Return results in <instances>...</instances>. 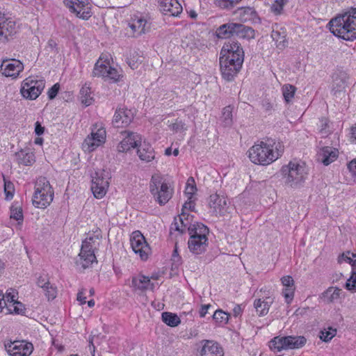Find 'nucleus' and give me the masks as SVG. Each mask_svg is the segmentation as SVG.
Returning <instances> with one entry per match:
<instances>
[{
	"instance_id": "obj_1",
	"label": "nucleus",
	"mask_w": 356,
	"mask_h": 356,
	"mask_svg": "<svg viewBox=\"0 0 356 356\" xmlns=\"http://www.w3.org/2000/svg\"><path fill=\"white\" fill-rule=\"evenodd\" d=\"M284 146L282 141L267 138L254 143L248 151L251 162L257 165H268L280 158Z\"/></svg>"
},
{
	"instance_id": "obj_2",
	"label": "nucleus",
	"mask_w": 356,
	"mask_h": 356,
	"mask_svg": "<svg viewBox=\"0 0 356 356\" xmlns=\"http://www.w3.org/2000/svg\"><path fill=\"white\" fill-rule=\"evenodd\" d=\"M329 26L335 36L345 40H353L356 38V8L332 19Z\"/></svg>"
},
{
	"instance_id": "obj_3",
	"label": "nucleus",
	"mask_w": 356,
	"mask_h": 356,
	"mask_svg": "<svg viewBox=\"0 0 356 356\" xmlns=\"http://www.w3.org/2000/svg\"><path fill=\"white\" fill-rule=\"evenodd\" d=\"M99 234H92L83 241L79 258L76 261L78 268L86 269L97 261L95 250L99 247Z\"/></svg>"
},
{
	"instance_id": "obj_4",
	"label": "nucleus",
	"mask_w": 356,
	"mask_h": 356,
	"mask_svg": "<svg viewBox=\"0 0 356 356\" xmlns=\"http://www.w3.org/2000/svg\"><path fill=\"white\" fill-rule=\"evenodd\" d=\"M150 192L156 202L160 205H165L172 197L174 189L159 174L152 176L149 183Z\"/></svg>"
},
{
	"instance_id": "obj_5",
	"label": "nucleus",
	"mask_w": 356,
	"mask_h": 356,
	"mask_svg": "<svg viewBox=\"0 0 356 356\" xmlns=\"http://www.w3.org/2000/svg\"><path fill=\"white\" fill-rule=\"evenodd\" d=\"M54 190L47 178L40 177L35 186V192L33 196V204L40 209L48 207L54 199Z\"/></svg>"
},
{
	"instance_id": "obj_6",
	"label": "nucleus",
	"mask_w": 356,
	"mask_h": 356,
	"mask_svg": "<svg viewBox=\"0 0 356 356\" xmlns=\"http://www.w3.org/2000/svg\"><path fill=\"white\" fill-rule=\"evenodd\" d=\"M282 173L285 182L291 186H297L303 183L307 176V170L304 163L291 161L282 166Z\"/></svg>"
},
{
	"instance_id": "obj_7",
	"label": "nucleus",
	"mask_w": 356,
	"mask_h": 356,
	"mask_svg": "<svg viewBox=\"0 0 356 356\" xmlns=\"http://www.w3.org/2000/svg\"><path fill=\"white\" fill-rule=\"evenodd\" d=\"M216 35L220 38L236 36L249 40L254 38V31L243 24L230 22L220 26L216 30Z\"/></svg>"
},
{
	"instance_id": "obj_8",
	"label": "nucleus",
	"mask_w": 356,
	"mask_h": 356,
	"mask_svg": "<svg viewBox=\"0 0 356 356\" xmlns=\"http://www.w3.org/2000/svg\"><path fill=\"white\" fill-rule=\"evenodd\" d=\"M306 342L307 339L303 336H277L270 341L269 348L274 352H280L283 350L300 348Z\"/></svg>"
},
{
	"instance_id": "obj_9",
	"label": "nucleus",
	"mask_w": 356,
	"mask_h": 356,
	"mask_svg": "<svg viewBox=\"0 0 356 356\" xmlns=\"http://www.w3.org/2000/svg\"><path fill=\"white\" fill-rule=\"evenodd\" d=\"M44 86V80L31 76L22 81L20 92L24 98L33 100L41 94Z\"/></svg>"
},
{
	"instance_id": "obj_10",
	"label": "nucleus",
	"mask_w": 356,
	"mask_h": 356,
	"mask_svg": "<svg viewBox=\"0 0 356 356\" xmlns=\"http://www.w3.org/2000/svg\"><path fill=\"white\" fill-rule=\"evenodd\" d=\"M110 175L105 170L95 172L92 176L91 190L94 196L97 199H102L107 193L109 187Z\"/></svg>"
},
{
	"instance_id": "obj_11",
	"label": "nucleus",
	"mask_w": 356,
	"mask_h": 356,
	"mask_svg": "<svg viewBox=\"0 0 356 356\" xmlns=\"http://www.w3.org/2000/svg\"><path fill=\"white\" fill-rule=\"evenodd\" d=\"M237 58L234 60V58L220 57V71L222 78L228 81L234 79L242 66L243 61H241L239 58L237 57Z\"/></svg>"
},
{
	"instance_id": "obj_12",
	"label": "nucleus",
	"mask_w": 356,
	"mask_h": 356,
	"mask_svg": "<svg viewBox=\"0 0 356 356\" xmlns=\"http://www.w3.org/2000/svg\"><path fill=\"white\" fill-rule=\"evenodd\" d=\"M64 5L67 7L80 19L87 20L91 15V6L87 1L83 0H63Z\"/></svg>"
},
{
	"instance_id": "obj_13",
	"label": "nucleus",
	"mask_w": 356,
	"mask_h": 356,
	"mask_svg": "<svg viewBox=\"0 0 356 356\" xmlns=\"http://www.w3.org/2000/svg\"><path fill=\"white\" fill-rule=\"evenodd\" d=\"M92 74L95 76H102L113 82L119 81L121 76V74L117 69L112 67L108 63L102 61L101 58L95 63Z\"/></svg>"
},
{
	"instance_id": "obj_14",
	"label": "nucleus",
	"mask_w": 356,
	"mask_h": 356,
	"mask_svg": "<svg viewBox=\"0 0 356 356\" xmlns=\"http://www.w3.org/2000/svg\"><path fill=\"white\" fill-rule=\"evenodd\" d=\"M130 241L134 252L138 254L142 260L147 259L151 250L144 236L139 231L134 232Z\"/></svg>"
},
{
	"instance_id": "obj_15",
	"label": "nucleus",
	"mask_w": 356,
	"mask_h": 356,
	"mask_svg": "<svg viewBox=\"0 0 356 356\" xmlns=\"http://www.w3.org/2000/svg\"><path fill=\"white\" fill-rule=\"evenodd\" d=\"M17 31L16 22L0 8V42L8 41Z\"/></svg>"
},
{
	"instance_id": "obj_16",
	"label": "nucleus",
	"mask_w": 356,
	"mask_h": 356,
	"mask_svg": "<svg viewBox=\"0 0 356 356\" xmlns=\"http://www.w3.org/2000/svg\"><path fill=\"white\" fill-rule=\"evenodd\" d=\"M209 205L211 212L216 216H225L231 211L227 198L217 193L210 195Z\"/></svg>"
},
{
	"instance_id": "obj_17",
	"label": "nucleus",
	"mask_w": 356,
	"mask_h": 356,
	"mask_svg": "<svg viewBox=\"0 0 356 356\" xmlns=\"http://www.w3.org/2000/svg\"><path fill=\"white\" fill-rule=\"evenodd\" d=\"M5 347L11 356H29L33 350V344L26 341H15L6 344Z\"/></svg>"
},
{
	"instance_id": "obj_18",
	"label": "nucleus",
	"mask_w": 356,
	"mask_h": 356,
	"mask_svg": "<svg viewBox=\"0 0 356 356\" xmlns=\"http://www.w3.org/2000/svg\"><path fill=\"white\" fill-rule=\"evenodd\" d=\"M197 352L200 356H223L222 348L215 341L202 340L199 343Z\"/></svg>"
},
{
	"instance_id": "obj_19",
	"label": "nucleus",
	"mask_w": 356,
	"mask_h": 356,
	"mask_svg": "<svg viewBox=\"0 0 356 356\" xmlns=\"http://www.w3.org/2000/svg\"><path fill=\"white\" fill-rule=\"evenodd\" d=\"M123 138L118 145L119 152H127L130 149L138 147L141 142V136L137 133L124 131Z\"/></svg>"
},
{
	"instance_id": "obj_20",
	"label": "nucleus",
	"mask_w": 356,
	"mask_h": 356,
	"mask_svg": "<svg viewBox=\"0 0 356 356\" xmlns=\"http://www.w3.org/2000/svg\"><path fill=\"white\" fill-rule=\"evenodd\" d=\"M24 70L23 63L17 59L3 60L1 65L2 74L7 77L17 78Z\"/></svg>"
},
{
	"instance_id": "obj_21",
	"label": "nucleus",
	"mask_w": 356,
	"mask_h": 356,
	"mask_svg": "<svg viewBox=\"0 0 356 356\" xmlns=\"http://www.w3.org/2000/svg\"><path fill=\"white\" fill-rule=\"evenodd\" d=\"M227 52V54H223L222 56L229 58H234V60L240 58L241 61L243 62L244 51L243 48L238 42L231 41L224 44L221 54Z\"/></svg>"
},
{
	"instance_id": "obj_22",
	"label": "nucleus",
	"mask_w": 356,
	"mask_h": 356,
	"mask_svg": "<svg viewBox=\"0 0 356 356\" xmlns=\"http://www.w3.org/2000/svg\"><path fill=\"white\" fill-rule=\"evenodd\" d=\"M160 10L164 15L177 17L182 12V6L178 0H158Z\"/></svg>"
},
{
	"instance_id": "obj_23",
	"label": "nucleus",
	"mask_w": 356,
	"mask_h": 356,
	"mask_svg": "<svg viewBox=\"0 0 356 356\" xmlns=\"http://www.w3.org/2000/svg\"><path fill=\"white\" fill-rule=\"evenodd\" d=\"M134 118V113L131 110L119 108L116 110L113 120V123L117 127H127Z\"/></svg>"
},
{
	"instance_id": "obj_24",
	"label": "nucleus",
	"mask_w": 356,
	"mask_h": 356,
	"mask_svg": "<svg viewBox=\"0 0 356 356\" xmlns=\"http://www.w3.org/2000/svg\"><path fill=\"white\" fill-rule=\"evenodd\" d=\"M133 36L137 37L145 33L149 29V25L146 19L141 17H134L129 23Z\"/></svg>"
},
{
	"instance_id": "obj_25",
	"label": "nucleus",
	"mask_w": 356,
	"mask_h": 356,
	"mask_svg": "<svg viewBox=\"0 0 356 356\" xmlns=\"http://www.w3.org/2000/svg\"><path fill=\"white\" fill-rule=\"evenodd\" d=\"M132 286L135 291L144 293L147 290H153L154 284L152 283L149 277L138 275L132 277Z\"/></svg>"
},
{
	"instance_id": "obj_26",
	"label": "nucleus",
	"mask_w": 356,
	"mask_h": 356,
	"mask_svg": "<svg viewBox=\"0 0 356 356\" xmlns=\"http://www.w3.org/2000/svg\"><path fill=\"white\" fill-rule=\"evenodd\" d=\"M338 155L339 152L337 149L331 147H324L318 152V159L325 165H328L337 159Z\"/></svg>"
},
{
	"instance_id": "obj_27",
	"label": "nucleus",
	"mask_w": 356,
	"mask_h": 356,
	"mask_svg": "<svg viewBox=\"0 0 356 356\" xmlns=\"http://www.w3.org/2000/svg\"><path fill=\"white\" fill-rule=\"evenodd\" d=\"M208 238H195V236L190 237L188 241V245L190 251L194 254H200L204 252L208 245Z\"/></svg>"
},
{
	"instance_id": "obj_28",
	"label": "nucleus",
	"mask_w": 356,
	"mask_h": 356,
	"mask_svg": "<svg viewBox=\"0 0 356 356\" xmlns=\"http://www.w3.org/2000/svg\"><path fill=\"white\" fill-rule=\"evenodd\" d=\"M137 154L140 159L145 162H150L155 158V152L152 147L144 142L139 143L137 149Z\"/></svg>"
},
{
	"instance_id": "obj_29",
	"label": "nucleus",
	"mask_w": 356,
	"mask_h": 356,
	"mask_svg": "<svg viewBox=\"0 0 356 356\" xmlns=\"http://www.w3.org/2000/svg\"><path fill=\"white\" fill-rule=\"evenodd\" d=\"M188 232L191 237L195 236V238L202 240L203 238H207V236L209 233V229L204 225L196 222L190 225L188 227Z\"/></svg>"
},
{
	"instance_id": "obj_30",
	"label": "nucleus",
	"mask_w": 356,
	"mask_h": 356,
	"mask_svg": "<svg viewBox=\"0 0 356 356\" xmlns=\"http://www.w3.org/2000/svg\"><path fill=\"white\" fill-rule=\"evenodd\" d=\"M341 292V289L337 287H329L322 293L321 299L326 303L335 302L339 300Z\"/></svg>"
},
{
	"instance_id": "obj_31",
	"label": "nucleus",
	"mask_w": 356,
	"mask_h": 356,
	"mask_svg": "<svg viewBox=\"0 0 356 356\" xmlns=\"http://www.w3.org/2000/svg\"><path fill=\"white\" fill-rule=\"evenodd\" d=\"M272 303L273 300L270 298H267L266 300L259 298L254 300V307L259 316H263L268 314Z\"/></svg>"
},
{
	"instance_id": "obj_32",
	"label": "nucleus",
	"mask_w": 356,
	"mask_h": 356,
	"mask_svg": "<svg viewBox=\"0 0 356 356\" xmlns=\"http://www.w3.org/2000/svg\"><path fill=\"white\" fill-rule=\"evenodd\" d=\"M17 161L20 165H31L35 162L34 154L22 149L15 154Z\"/></svg>"
},
{
	"instance_id": "obj_33",
	"label": "nucleus",
	"mask_w": 356,
	"mask_h": 356,
	"mask_svg": "<svg viewBox=\"0 0 356 356\" xmlns=\"http://www.w3.org/2000/svg\"><path fill=\"white\" fill-rule=\"evenodd\" d=\"M190 225L188 219L185 218V214L182 213L181 216L175 218L174 222L171 225V229H175L183 234L188 229Z\"/></svg>"
},
{
	"instance_id": "obj_34",
	"label": "nucleus",
	"mask_w": 356,
	"mask_h": 356,
	"mask_svg": "<svg viewBox=\"0 0 356 356\" xmlns=\"http://www.w3.org/2000/svg\"><path fill=\"white\" fill-rule=\"evenodd\" d=\"M80 99L82 104L86 106L92 104L93 98L91 96V88L90 84L86 83L80 90Z\"/></svg>"
},
{
	"instance_id": "obj_35",
	"label": "nucleus",
	"mask_w": 356,
	"mask_h": 356,
	"mask_svg": "<svg viewBox=\"0 0 356 356\" xmlns=\"http://www.w3.org/2000/svg\"><path fill=\"white\" fill-rule=\"evenodd\" d=\"M163 321L170 327H177L181 323L179 317L176 314L171 312L162 313Z\"/></svg>"
},
{
	"instance_id": "obj_36",
	"label": "nucleus",
	"mask_w": 356,
	"mask_h": 356,
	"mask_svg": "<svg viewBox=\"0 0 356 356\" xmlns=\"http://www.w3.org/2000/svg\"><path fill=\"white\" fill-rule=\"evenodd\" d=\"M92 136L96 138L97 144L98 143L100 146L104 143L106 140V130L102 126L95 125L92 131Z\"/></svg>"
},
{
	"instance_id": "obj_37",
	"label": "nucleus",
	"mask_w": 356,
	"mask_h": 356,
	"mask_svg": "<svg viewBox=\"0 0 356 356\" xmlns=\"http://www.w3.org/2000/svg\"><path fill=\"white\" fill-rule=\"evenodd\" d=\"M282 91L285 102L290 103L294 97L296 88L290 84H285L282 86Z\"/></svg>"
},
{
	"instance_id": "obj_38",
	"label": "nucleus",
	"mask_w": 356,
	"mask_h": 356,
	"mask_svg": "<svg viewBox=\"0 0 356 356\" xmlns=\"http://www.w3.org/2000/svg\"><path fill=\"white\" fill-rule=\"evenodd\" d=\"M10 218L17 221L23 220L22 209L18 202H15L10 207Z\"/></svg>"
},
{
	"instance_id": "obj_39",
	"label": "nucleus",
	"mask_w": 356,
	"mask_h": 356,
	"mask_svg": "<svg viewBox=\"0 0 356 356\" xmlns=\"http://www.w3.org/2000/svg\"><path fill=\"white\" fill-rule=\"evenodd\" d=\"M197 188L195 186V179L193 177H190L186 182V186L185 188V195H186L188 200H192L193 195L196 193Z\"/></svg>"
},
{
	"instance_id": "obj_40",
	"label": "nucleus",
	"mask_w": 356,
	"mask_h": 356,
	"mask_svg": "<svg viewBox=\"0 0 356 356\" xmlns=\"http://www.w3.org/2000/svg\"><path fill=\"white\" fill-rule=\"evenodd\" d=\"M229 314L225 312L222 309H217L213 315V318L215 321L221 325H225L228 323Z\"/></svg>"
},
{
	"instance_id": "obj_41",
	"label": "nucleus",
	"mask_w": 356,
	"mask_h": 356,
	"mask_svg": "<svg viewBox=\"0 0 356 356\" xmlns=\"http://www.w3.org/2000/svg\"><path fill=\"white\" fill-rule=\"evenodd\" d=\"M83 147L88 152H92L99 145L96 141V138L92 136L91 132L90 136H88L83 142Z\"/></svg>"
},
{
	"instance_id": "obj_42",
	"label": "nucleus",
	"mask_w": 356,
	"mask_h": 356,
	"mask_svg": "<svg viewBox=\"0 0 356 356\" xmlns=\"http://www.w3.org/2000/svg\"><path fill=\"white\" fill-rule=\"evenodd\" d=\"M143 61V56H140L137 52H134L127 58V63L131 69H136L138 65Z\"/></svg>"
},
{
	"instance_id": "obj_43",
	"label": "nucleus",
	"mask_w": 356,
	"mask_h": 356,
	"mask_svg": "<svg viewBox=\"0 0 356 356\" xmlns=\"http://www.w3.org/2000/svg\"><path fill=\"white\" fill-rule=\"evenodd\" d=\"M222 122L225 127H229L232 124V107L230 106L223 108L222 115Z\"/></svg>"
},
{
	"instance_id": "obj_44",
	"label": "nucleus",
	"mask_w": 356,
	"mask_h": 356,
	"mask_svg": "<svg viewBox=\"0 0 356 356\" xmlns=\"http://www.w3.org/2000/svg\"><path fill=\"white\" fill-rule=\"evenodd\" d=\"M6 310L8 314L15 313L16 314H21L24 312V307L21 302L17 300L10 305H8Z\"/></svg>"
},
{
	"instance_id": "obj_45",
	"label": "nucleus",
	"mask_w": 356,
	"mask_h": 356,
	"mask_svg": "<svg viewBox=\"0 0 356 356\" xmlns=\"http://www.w3.org/2000/svg\"><path fill=\"white\" fill-rule=\"evenodd\" d=\"M255 15L256 12L252 8L246 7L240 9V16L244 21L252 19Z\"/></svg>"
},
{
	"instance_id": "obj_46",
	"label": "nucleus",
	"mask_w": 356,
	"mask_h": 356,
	"mask_svg": "<svg viewBox=\"0 0 356 356\" xmlns=\"http://www.w3.org/2000/svg\"><path fill=\"white\" fill-rule=\"evenodd\" d=\"M337 334V330L329 327L321 332L320 338L323 341L327 342L330 341Z\"/></svg>"
},
{
	"instance_id": "obj_47",
	"label": "nucleus",
	"mask_w": 356,
	"mask_h": 356,
	"mask_svg": "<svg viewBox=\"0 0 356 356\" xmlns=\"http://www.w3.org/2000/svg\"><path fill=\"white\" fill-rule=\"evenodd\" d=\"M286 2L287 0H275L270 7L271 11L275 15H280Z\"/></svg>"
},
{
	"instance_id": "obj_48",
	"label": "nucleus",
	"mask_w": 356,
	"mask_h": 356,
	"mask_svg": "<svg viewBox=\"0 0 356 356\" xmlns=\"http://www.w3.org/2000/svg\"><path fill=\"white\" fill-rule=\"evenodd\" d=\"M45 296L49 300H54L57 295V289L56 287L50 284L47 285L45 288L43 289Z\"/></svg>"
},
{
	"instance_id": "obj_49",
	"label": "nucleus",
	"mask_w": 356,
	"mask_h": 356,
	"mask_svg": "<svg viewBox=\"0 0 356 356\" xmlns=\"http://www.w3.org/2000/svg\"><path fill=\"white\" fill-rule=\"evenodd\" d=\"M346 288L349 291L356 293V270L354 269L352 271L351 276L346 283Z\"/></svg>"
},
{
	"instance_id": "obj_50",
	"label": "nucleus",
	"mask_w": 356,
	"mask_h": 356,
	"mask_svg": "<svg viewBox=\"0 0 356 356\" xmlns=\"http://www.w3.org/2000/svg\"><path fill=\"white\" fill-rule=\"evenodd\" d=\"M240 1H241V0H217L218 5L225 9H231Z\"/></svg>"
},
{
	"instance_id": "obj_51",
	"label": "nucleus",
	"mask_w": 356,
	"mask_h": 356,
	"mask_svg": "<svg viewBox=\"0 0 356 356\" xmlns=\"http://www.w3.org/2000/svg\"><path fill=\"white\" fill-rule=\"evenodd\" d=\"M17 294L18 293L13 289H9L7 290L6 294L4 295L6 302L8 305H10L13 303V302L17 301Z\"/></svg>"
},
{
	"instance_id": "obj_52",
	"label": "nucleus",
	"mask_w": 356,
	"mask_h": 356,
	"mask_svg": "<svg viewBox=\"0 0 356 356\" xmlns=\"http://www.w3.org/2000/svg\"><path fill=\"white\" fill-rule=\"evenodd\" d=\"M4 192L6 200H11L14 195V186L12 182L4 179Z\"/></svg>"
},
{
	"instance_id": "obj_53",
	"label": "nucleus",
	"mask_w": 356,
	"mask_h": 356,
	"mask_svg": "<svg viewBox=\"0 0 356 356\" xmlns=\"http://www.w3.org/2000/svg\"><path fill=\"white\" fill-rule=\"evenodd\" d=\"M170 128L175 132L184 131L187 129L185 123L179 120H176L174 123L170 125Z\"/></svg>"
},
{
	"instance_id": "obj_54",
	"label": "nucleus",
	"mask_w": 356,
	"mask_h": 356,
	"mask_svg": "<svg viewBox=\"0 0 356 356\" xmlns=\"http://www.w3.org/2000/svg\"><path fill=\"white\" fill-rule=\"evenodd\" d=\"M282 293L286 299V302L289 304L293 298L294 287L286 288L285 289H284Z\"/></svg>"
},
{
	"instance_id": "obj_55",
	"label": "nucleus",
	"mask_w": 356,
	"mask_h": 356,
	"mask_svg": "<svg viewBox=\"0 0 356 356\" xmlns=\"http://www.w3.org/2000/svg\"><path fill=\"white\" fill-rule=\"evenodd\" d=\"M281 282H282V284H283V286H286V288L293 287L294 281H293L292 277H291L289 275L284 276L281 279Z\"/></svg>"
},
{
	"instance_id": "obj_56",
	"label": "nucleus",
	"mask_w": 356,
	"mask_h": 356,
	"mask_svg": "<svg viewBox=\"0 0 356 356\" xmlns=\"http://www.w3.org/2000/svg\"><path fill=\"white\" fill-rule=\"evenodd\" d=\"M59 88V84L56 83L48 90L47 94L50 99H53L57 95Z\"/></svg>"
},
{
	"instance_id": "obj_57",
	"label": "nucleus",
	"mask_w": 356,
	"mask_h": 356,
	"mask_svg": "<svg viewBox=\"0 0 356 356\" xmlns=\"http://www.w3.org/2000/svg\"><path fill=\"white\" fill-rule=\"evenodd\" d=\"M49 280L47 277H40L38 279L37 284L39 287L44 289L47 285L50 284Z\"/></svg>"
},
{
	"instance_id": "obj_58",
	"label": "nucleus",
	"mask_w": 356,
	"mask_h": 356,
	"mask_svg": "<svg viewBox=\"0 0 356 356\" xmlns=\"http://www.w3.org/2000/svg\"><path fill=\"white\" fill-rule=\"evenodd\" d=\"M328 128V122L327 120H324L321 121V128L320 129L321 134L323 135V136H325L328 134L329 130Z\"/></svg>"
},
{
	"instance_id": "obj_59",
	"label": "nucleus",
	"mask_w": 356,
	"mask_h": 356,
	"mask_svg": "<svg viewBox=\"0 0 356 356\" xmlns=\"http://www.w3.org/2000/svg\"><path fill=\"white\" fill-rule=\"evenodd\" d=\"M44 131V128L42 127L39 122H36L35 124V132L38 136L42 135Z\"/></svg>"
},
{
	"instance_id": "obj_60",
	"label": "nucleus",
	"mask_w": 356,
	"mask_h": 356,
	"mask_svg": "<svg viewBox=\"0 0 356 356\" xmlns=\"http://www.w3.org/2000/svg\"><path fill=\"white\" fill-rule=\"evenodd\" d=\"M8 304L6 302V300L4 298V294L0 291V313L3 311L4 308L6 309Z\"/></svg>"
},
{
	"instance_id": "obj_61",
	"label": "nucleus",
	"mask_w": 356,
	"mask_h": 356,
	"mask_svg": "<svg viewBox=\"0 0 356 356\" xmlns=\"http://www.w3.org/2000/svg\"><path fill=\"white\" fill-rule=\"evenodd\" d=\"M348 168L353 175L356 176V159L351 161L348 164Z\"/></svg>"
},
{
	"instance_id": "obj_62",
	"label": "nucleus",
	"mask_w": 356,
	"mask_h": 356,
	"mask_svg": "<svg viewBox=\"0 0 356 356\" xmlns=\"http://www.w3.org/2000/svg\"><path fill=\"white\" fill-rule=\"evenodd\" d=\"M84 295H85V292H84L83 289L81 290L77 293V300L81 302V305H83L86 302V297Z\"/></svg>"
},
{
	"instance_id": "obj_63",
	"label": "nucleus",
	"mask_w": 356,
	"mask_h": 356,
	"mask_svg": "<svg viewBox=\"0 0 356 356\" xmlns=\"http://www.w3.org/2000/svg\"><path fill=\"white\" fill-rule=\"evenodd\" d=\"M188 209L191 211H193L195 209V204L192 200H188L187 198V201L184 203L183 206V209Z\"/></svg>"
},
{
	"instance_id": "obj_64",
	"label": "nucleus",
	"mask_w": 356,
	"mask_h": 356,
	"mask_svg": "<svg viewBox=\"0 0 356 356\" xmlns=\"http://www.w3.org/2000/svg\"><path fill=\"white\" fill-rule=\"evenodd\" d=\"M210 307H211V305L210 304L202 305L201 309L200 310V316L201 318L204 317L205 315L207 314V312H208V309Z\"/></svg>"
}]
</instances>
